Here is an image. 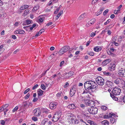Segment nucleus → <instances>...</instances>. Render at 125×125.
Listing matches in <instances>:
<instances>
[{
    "label": "nucleus",
    "mask_w": 125,
    "mask_h": 125,
    "mask_svg": "<svg viewBox=\"0 0 125 125\" xmlns=\"http://www.w3.org/2000/svg\"><path fill=\"white\" fill-rule=\"evenodd\" d=\"M84 86L85 90L83 91L82 94H87L86 96L88 97L91 94L92 89H97V85L95 82L90 81L85 82Z\"/></svg>",
    "instance_id": "1"
},
{
    "label": "nucleus",
    "mask_w": 125,
    "mask_h": 125,
    "mask_svg": "<svg viewBox=\"0 0 125 125\" xmlns=\"http://www.w3.org/2000/svg\"><path fill=\"white\" fill-rule=\"evenodd\" d=\"M121 90L120 89L118 88L115 87L112 90V94L110 93V96L112 99L116 101L118 100L117 97L114 95H118L120 94Z\"/></svg>",
    "instance_id": "2"
},
{
    "label": "nucleus",
    "mask_w": 125,
    "mask_h": 125,
    "mask_svg": "<svg viewBox=\"0 0 125 125\" xmlns=\"http://www.w3.org/2000/svg\"><path fill=\"white\" fill-rule=\"evenodd\" d=\"M85 95L84 97H83L82 96H80L79 98V100L82 101V102L84 101V103L86 105H88V104L89 103V101L88 99L90 98L89 97H88L86 96L87 94H84Z\"/></svg>",
    "instance_id": "3"
},
{
    "label": "nucleus",
    "mask_w": 125,
    "mask_h": 125,
    "mask_svg": "<svg viewBox=\"0 0 125 125\" xmlns=\"http://www.w3.org/2000/svg\"><path fill=\"white\" fill-rule=\"evenodd\" d=\"M118 73L121 77H125V69L124 68L119 67L118 68Z\"/></svg>",
    "instance_id": "4"
},
{
    "label": "nucleus",
    "mask_w": 125,
    "mask_h": 125,
    "mask_svg": "<svg viewBox=\"0 0 125 125\" xmlns=\"http://www.w3.org/2000/svg\"><path fill=\"white\" fill-rule=\"evenodd\" d=\"M61 114V112H56L53 116L52 121L55 122L57 121L60 117Z\"/></svg>",
    "instance_id": "5"
},
{
    "label": "nucleus",
    "mask_w": 125,
    "mask_h": 125,
    "mask_svg": "<svg viewBox=\"0 0 125 125\" xmlns=\"http://www.w3.org/2000/svg\"><path fill=\"white\" fill-rule=\"evenodd\" d=\"M96 81L99 85H103L104 84V79L101 77H97L96 79Z\"/></svg>",
    "instance_id": "6"
},
{
    "label": "nucleus",
    "mask_w": 125,
    "mask_h": 125,
    "mask_svg": "<svg viewBox=\"0 0 125 125\" xmlns=\"http://www.w3.org/2000/svg\"><path fill=\"white\" fill-rule=\"evenodd\" d=\"M68 121L70 122H72V121L74 120L75 118V116L72 113H69L67 116L66 117Z\"/></svg>",
    "instance_id": "7"
},
{
    "label": "nucleus",
    "mask_w": 125,
    "mask_h": 125,
    "mask_svg": "<svg viewBox=\"0 0 125 125\" xmlns=\"http://www.w3.org/2000/svg\"><path fill=\"white\" fill-rule=\"evenodd\" d=\"M77 86L76 85H74L70 90V95L71 97L73 96L75 94L77 90Z\"/></svg>",
    "instance_id": "8"
},
{
    "label": "nucleus",
    "mask_w": 125,
    "mask_h": 125,
    "mask_svg": "<svg viewBox=\"0 0 125 125\" xmlns=\"http://www.w3.org/2000/svg\"><path fill=\"white\" fill-rule=\"evenodd\" d=\"M98 109L96 108H91L88 109V111L90 113L92 114H95L97 113Z\"/></svg>",
    "instance_id": "9"
},
{
    "label": "nucleus",
    "mask_w": 125,
    "mask_h": 125,
    "mask_svg": "<svg viewBox=\"0 0 125 125\" xmlns=\"http://www.w3.org/2000/svg\"><path fill=\"white\" fill-rule=\"evenodd\" d=\"M33 112L34 114V115L36 116H39L41 113L40 110L39 108H36L33 111Z\"/></svg>",
    "instance_id": "10"
},
{
    "label": "nucleus",
    "mask_w": 125,
    "mask_h": 125,
    "mask_svg": "<svg viewBox=\"0 0 125 125\" xmlns=\"http://www.w3.org/2000/svg\"><path fill=\"white\" fill-rule=\"evenodd\" d=\"M57 104L58 103L57 102H52L50 104V107L52 109H55L56 108V106Z\"/></svg>",
    "instance_id": "11"
},
{
    "label": "nucleus",
    "mask_w": 125,
    "mask_h": 125,
    "mask_svg": "<svg viewBox=\"0 0 125 125\" xmlns=\"http://www.w3.org/2000/svg\"><path fill=\"white\" fill-rule=\"evenodd\" d=\"M116 65L115 63H111L109 67V69L110 71H113L115 69Z\"/></svg>",
    "instance_id": "12"
},
{
    "label": "nucleus",
    "mask_w": 125,
    "mask_h": 125,
    "mask_svg": "<svg viewBox=\"0 0 125 125\" xmlns=\"http://www.w3.org/2000/svg\"><path fill=\"white\" fill-rule=\"evenodd\" d=\"M74 74V73L73 72H70L68 73H66L64 74V78H68L72 76Z\"/></svg>",
    "instance_id": "13"
},
{
    "label": "nucleus",
    "mask_w": 125,
    "mask_h": 125,
    "mask_svg": "<svg viewBox=\"0 0 125 125\" xmlns=\"http://www.w3.org/2000/svg\"><path fill=\"white\" fill-rule=\"evenodd\" d=\"M115 115L114 114L112 113H111L107 115H105L104 116V118H111L113 116H114Z\"/></svg>",
    "instance_id": "14"
},
{
    "label": "nucleus",
    "mask_w": 125,
    "mask_h": 125,
    "mask_svg": "<svg viewBox=\"0 0 125 125\" xmlns=\"http://www.w3.org/2000/svg\"><path fill=\"white\" fill-rule=\"evenodd\" d=\"M44 19V18L43 16H39L38 18L37 21L39 23H42Z\"/></svg>",
    "instance_id": "15"
},
{
    "label": "nucleus",
    "mask_w": 125,
    "mask_h": 125,
    "mask_svg": "<svg viewBox=\"0 0 125 125\" xmlns=\"http://www.w3.org/2000/svg\"><path fill=\"white\" fill-rule=\"evenodd\" d=\"M111 61V60L110 59H108L105 60L102 63V65L103 66H105L110 62Z\"/></svg>",
    "instance_id": "16"
},
{
    "label": "nucleus",
    "mask_w": 125,
    "mask_h": 125,
    "mask_svg": "<svg viewBox=\"0 0 125 125\" xmlns=\"http://www.w3.org/2000/svg\"><path fill=\"white\" fill-rule=\"evenodd\" d=\"M106 85L109 87L114 86L113 83L109 81H107L106 82Z\"/></svg>",
    "instance_id": "17"
},
{
    "label": "nucleus",
    "mask_w": 125,
    "mask_h": 125,
    "mask_svg": "<svg viewBox=\"0 0 125 125\" xmlns=\"http://www.w3.org/2000/svg\"><path fill=\"white\" fill-rule=\"evenodd\" d=\"M101 48L99 46L95 47L94 49V50L95 52H99L101 50Z\"/></svg>",
    "instance_id": "18"
},
{
    "label": "nucleus",
    "mask_w": 125,
    "mask_h": 125,
    "mask_svg": "<svg viewBox=\"0 0 125 125\" xmlns=\"http://www.w3.org/2000/svg\"><path fill=\"white\" fill-rule=\"evenodd\" d=\"M88 105L91 107H93L95 105V103L94 101L92 100H90L89 101V103L88 104Z\"/></svg>",
    "instance_id": "19"
},
{
    "label": "nucleus",
    "mask_w": 125,
    "mask_h": 125,
    "mask_svg": "<svg viewBox=\"0 0 125 125\" xmlns=\"http://www.w3.org/2000/svg\"><path fill=\"white\" fill-rule=\"evenodd\" d=\"M43 91L40 89L38 90V95L39 96H42L43 93Z\"/></svg>",
    "instance_id": "20"
},
{
    "label": "nucleus",
    "mask_w": 125,
    "mask_h": 125,
    "mask_svg": "<svg viewBox=\"0 0 125 125\" xmlns=\"http://www.w3.org/2000/svg\"><path fill=\"white\" fill-rule=\"evenodd\" d=\"M67 107L70 109H73L75 108V106L74 104H69L68 106H67Z\"/></svg>",
    "instance_id": "21"
},
{
    "label": "nucleus",
    "mask_w": 125,
    "mask_h": 125,
    "mask_svg": "<svg viewBox=\"0 0 125 125\" xmlns=\"http://www.w3.org/2000/svg\"><path fill=\"white\" fill-rule=\"evenodd\" d=\"M119 101L122 102V101L125 103V94L124 97L121 96L119 98Z\"/></svg>",
    "instance_id": "22"
},
{
    "label": "nucleus",
    "mask_w": 125,
    "mask_h": 125,
    "mask_svg": "<svg viewBox=\"0 0 125 125\" xmlns=\"http://www.w3.org/2000/svg\"><path fill=\"white\" fill-rule=\"evenodd\" d=\"M87 122L90 124V125H96V123L91 120H88L87 121Z\"/></svg>",
    "instance_id": "23"
},
{
    "label": "nucleus",
    "mask_w": 125,
    "mask_h": 125,
    "mask_svg": "<svg viewBox=\"0 0 125 125\" xmlns=\"http://www.w3.org/2000/svg\"><path fill=\"white\" fill-rule=\"evenodd\" d=\"M101 123L103 125H109V122L107 120L103 121Z\"/></svg>",
    "instance_id": "24"
},
{
    "label": "nucleus",
    "mask_w": 125,
    "mask_h": 125,
    "mask_svg": "<svg viewBox=\"0 0 125 125\" xmlns=\"http://www.w3.org/2000/svg\"><path fill=\"white\" fill-rule=\"evenodd\" d=\"M62 48L64 50V51L65 52H66L69 50V46H65Z\"/></svg>",
    "instance_id": "25"
},
{
    "label": "nucleus",
    "mask_w": 125,
    "mask_h": 125,
    "mask_svg": "<svg viewBox=\"0 0 125 125\" xmlns=\"http://www.w3.org/2000/svg\"><path fill=\"white\" fill-rule=\"evenodd\" d=\"M28 7V6L27 5H23L20 8V9L21 10H24Z\"/></svg>",
    "instance_id": "26"
},
{
    "label": "nucleus",
    "mask_w": 125,
    "mask_h": 125,
    "mask_svg": "<svg viewBox=\"0 0 125 125\" xmlns=\"http://www.w3.org/2000/svg\"><path fill=\"white\" fill-rule=\"evenodd\" d=\"M95 21V18H93L90 21V24H91L92 25L94 24Z\"/></svg>",
    "instance_id": "27"
},
{
    "label": "nucleus",
    "mask_w": 125,
    "mask_h": 125,
    "mask_svg": "<svg viewBox=\"0 0 125 125\" xmlns=\"http://www.w3.org/2000/svg\"><path fill=\"white\" fill-rule=\"evenodd\" d=\"M63 11L62 10L57 15L56 17V20H57L59 18L61 14L62 13Z\"/></svg>",
    "instance_id": "28"
},
{
    "label": "nucleus",
    "mask_w": 125,
    "mask_h": 125,
    "mask_svg": "<svg viewBox=\"0 0 125 125\" xmlns=\"http://www.w3.org/2000/svg\"><path fill=\"white\" fill-rule=\"evenodd\" d=\"M79 122V120L77 119H75V118L72 121V123L74 124H77Z\"/></svg>",
    "instance_id": "29"
},
{
    "label": "nucleus",
    "mask_w": 125,
    "mask_h": 125,
    "mask_svg": "<svg viewBox=\"0 0 125 125\" xmlns=\"http://www.w3.org/2000/svg\"><path fill=\"white\" fill-rule=\"evenodd\" d=\"M86 15V14L85 13H84L81 15L79 17V18L80 19H83L85 16Z\"/></svg>",
    "instance_id": "30"
},
{
    "label": "nucleus",
    "mask_w": 125,
    "mask_h": 125,
    "mask_svg": "<svg viewBox=\"0 0 125 125\" xmlns=\"http://www.w3.org/2000/svg\"><path fill=\"white\" fill-rule=\"evenodd\" d=\"M111 123L113 124L115 122L116 119L115 118H112L110 119Z\"/></svg>",
    "instance_id": "31"
},
{
    "label": "nucleus",
    "mask_w": 125,
    "mask_h": 125,
    "mask_svg": "<svg viewBox=\"0 0 125 125\" xmlns=\"http://www.w3.org/2000/svg\"><path fill=\"white\" fill-rule=\"evenodd\" d=\"M120 10L119 9H118L117 10H115L114 11V13L115 14H117L118 13H120Z\"/></svg>",
    "instance_id": "32"
},
{
    "label": "nucleus",
    "mask_w": 125,
    "mask_h": 125,
    "mask_svg": "<svg viewBox=\"0 0 125 125\" xmlns=\"http://www.w3.org/2000/svg\"><path fill=\"white\" fill-rule=\"evenodd\" d=\"M120 80V79H117L114 81V82L116 84H118L119 83Z\"/></svg>",
    "instance_id": "33"
},
{
    "label": "nucleus",
    "mask_w": 125,
    "mask_h": 125,
    "mask_svg": "<svg viewBox=\"0 0 125 125\" xmlns=\"http://www.w3.org/2000/svg\"><path fill=\"white\" fill-rule=\"evenodd\" d=\"M39 8L38 6H36L34 7L32 11L33 12H34L37 10Z\"/></svg>",
    "instance_id": "34"
},
{
    "label": "nucleus",
    "mask_w": 125,
    "mask_h": 125,
    "mask_svg": "<svg viewBox=\"0 0 125 125\" xmlns=\"http://www.w3.org/2000/svg\"><path fill=\"white\" fill-rule=\"evenodd\" d=\"M41 34V33L40 32V31H39L37 33L35 36H34L32 37V39L35 38V37H38L40 36Z\"/></svg>",
    "instance_id": "35"
},
{
    "label": "nucleus",
    "mask_w": 125,
    "mask_h": 125,
    "mask_svg": "<svg viewBox=\"0 0 125 125\" xmlns=\"http://www.w3.org/2000/svg\"><path fill=\"white\" fill-rule=\"evenodd\" d=\"M29 10H26L24 11L23 15L25 16L26 15L29 13Z\"/></svg>",
    "instance_id": "36"
},
{
    "label": "nucleus",
    "mask_w": 125,
    "mask_h": 125,
    "mask_svg": "<svg viewBox=\"0 0 125 125\" xmlns=\"http://www.w3.org/2000/svg\"><path fill=\"white\" fill-rule=\"evenodd\" d=\"M96 31H95V32H92L90 35V36L92 37H94L96 35Z\"/></svg>",
    "instance_id": "37"
},
{
    "label": "nucleus",
    "mask_w": 125,
    "mask_h": 125,
    "mask_svg": "<svg viewBox=\"0 0 125 125\" xmlns=\"http://www.w3.org/2000/svg\"><path fill=\"white\" fill-rule=\"evenodd\" d=\"M101 109L103 110H105L107 109V107L105 106H102L101 107Z\"/></svg>",
    "instance_id": "38"
},
{
    "label": "nucleus",
    "mask_w": 125,
    "mask_h": 125,
    "mask_svg": "<svg viewBox=\"0 0 125 125\" xmlns=\"http://www.w3.org/2000/svg\"><path fill=\"white\" fill-rule=\"evenodd\" d=\"M19 34H23L24 33L25 31L22 30H19Z\"/></svg>",
    "instance_id": "39"
},
{
    "label": "nucleus",
    "mask_w": 125,
    "mask_h": 125,
    "mask_svg": "<svg viewBox=\"0 0 125 125\" xmlns=\"http://www.w3.org/2000/svg\"><path fill=\"white\" fill-rule=\"evenodd\" d=\"M122 63L124 65H125V57L122 59Z\"/></svg>",
    "instance_id": "40"
},
{
    "label": "nucleus",
    "mask_w": 125,
    "mask_h": 125,
    "mask_svg": "<svg viewBox=\"0 0 125 125\" xmlns=\"http://www.w3.org/2000/svg\"><path fill=\"white\" fill-rule=\"evenodd\" d=\"M41 88L43 90H45V86L43 84H42L41 85Z\"/></svg>",
    "instance_id": "41"
},
{
    "label": "nucleus",
    "mask_w": 125,
    "mask_h": 125,
    "mask_svg": "<svg viewBox=\"0 0 125 125\" xmlns=\"http://www.w3.org/2000/svg\"><path fill=\"white\" fill-rule=\"evenodd\" d=\"M30 96V94L29 93H28L25 96L24 98L26 100L28 99L29 97Z\"/></svg>",
    "instance_id": "42"
},
{
    "label": "nucleus",
    "mask_w": 125,
    "mask_h": 125,
    "mask_svg": "<svg viewBox=\"0 0 125 125\" xmlns=\"http://www.w3.org/2000/svg\"><path fill=\"white\" fill-rule=\"evenodd\" d=\"M32 119L34 121H35L37 120V118L36 117L33 116L32 118Z\"/></svg>",
    "instance_id": "43"
},
{
    "label": "nucleus",
    "mask_w": 125,
    "mask_h": 125,
    "mask_svg": "<svg viewBox=\"0 0 125 125\" xmlns=\"http://www.w3.org/2000/svg\"><path fill=\"white\" fill-rule=\"evenodd\" d=\"M0 124L2 125H4L5 124V121L3 120H1L0 121Z\"/></svg>",
    "instance_id": "44"
},
{
    "label": "nucleus",
    "mask_w": 125,
    "mask_h": 125,
    "mask_svg": "<svg viewBox=\"0 0 125 125\" xmlns=\"http://www.w3.org/2000/svg\"><path fill=\"white\" fill-rule=\"evenodd\" d=\"M100 0H93L92 2V4H94L95 3H97L98 1H99Z\"/></svg>",
    "instance_id": "45"
},
{
    "label": "nucleus",
    "mask_w": 125,
    "mask_h": 125,
    "mask_svg": "<svg viewBox=\"0 0 125 125\" xmlns=\"http://www.w3.org/2000/svg\"><path fill=\"white\" fill-rule=\"evenodd\" d=\"M18 107L17 106H16L12 110V112H15L18 109Z\"/></svg>",
    "instance_id": "46"
},
{
    "label": "nucleus",
    "mask_w": 125,
    "mask_h": 125,
    "mask_svg": "<svg viewBox=\"0 0 125 125\" xmlns=\"http://www.w3.org/2000/svg\"><path fill=\"white\" fill-rule=\"evenodd\" d=\"M31 23V20H27L26 21V23L28 25L30 24Z\"/></svg>",
    "instance_id": "47"
},
{
    "label": "nucleus",
    "mask_w": 125,
    "mask_h": 125,
    "mask_svg": "<svg viewBox=\"0 0 125 125\" xmlns=\"http://www.w3.org/2000/svg\"><path fill=\"white\" fill-rule=\"evenodd\" d=\"M123 82L122 83V87L124 89H125V82L124 81H123Z\"/></svg>",
    "instance_id": "48"
},
{
    "label": "nucleus",
    "mask_w": 125,
    "mask_h": 125,
    "mask_svg": "<svg viewBox=\"0 0 125 125\" xmlns=\"http://www.w3.org/2000/svg\"><path fill=\"white\" fill-rule=\"evenodd\" d=\"M64 61H62L61 62L60 64V67H62V65L64 64Z\"/></svg>",
    "instance_id": "49"
},
{
    "label": "nucleus",
    "mask_w": 125,
    "mask_h": 125,
    "mask_svg": "<svg viewBox=\"0 0 125 125\" xmlns=\"http://www.w3.org/2000/svg\"><path fill=\"white\" fill-rule=\"evenodd\" d=\"M108 11V9L106 10L103 13L104 15H106Z\"/></svg>",
    "instance_id": "50"
},
{
    "label": "nucleus",
    "mask_w": 125,
    "mask_h": 125,
    "mask_svg": "<svg viewBox=\"0 0 125 125\" xmlns=\"http://www.w3.org/2000/svg\"><path fill=\"white\" fill-rule=\"evenodd\" d=\"M62 50H61V49L58 52V54L60 55H61L63 54V53L62 52Z\"/></svg>",
    "instance_id": "51"
},
{
    "label": "nucleus",
    "mask_w": 125,
    "mask_h": 125,
    "mask_svg": "<svg viewBox=\"0 0 125 125\" xmlns=\"http://www.w3.org/2000/svg\"><path fill=\"white\" fill-rule=\"evenodd\" d=\"M30 90V89L29 88H28L26 90H25L24 92V94H26L28 92H29Z\"/></svg>",
    "instance_id": "52"
},
{
    "label": "nucleus",
    "mask_w": 125,
    "mask_h": 125,
    "mask_svg": "<svg viewBox=\"0 0 125 125\" xmlns=\"http://www.w3.org/2000/svg\"><path fill=\"white\" fill-rule=\"evenodd\" d=\"M69 85V83L68 82H67L66 83L65 85L64 86V87L65 88H67Z\"/></svg>",
    "instance_id": "53"
},
{
    "label": "nucleus",
    "mask_w": 125,
    "mask_h": 125,
    "mask_svg": "<svg viewBox=\"0 0 125 125\" xmlns=\"http://www.w3.org/2000/svg\"><path fill=\"white\" fill-rule=\"evenodd\" d=\"M110 21V20L109 19L108 20L105 22L104 23V25H106Z\"/></svg>",
    "instance_id": "54"
},
{
    "label": "nucleus",
    "mask_w": 125,
    "mask_h": 125,
    "mask_svg": "<svg viewBox=\"0 0 125 125\" xmlns=\"http://www.w3.org/2000/svg\"><path fill=\"white\" fill-rule=\"evenodd\" d=\"M38 86V84H36L35 85H34L33 87L32 88V89L33 90H34L36 88H37V87Z\"/></svg>",
    "instance_id": "55"
},
{
    "label": "nucleus",
    "mask_w": 125,
    "mask_h": 125,
    "mask_svg": "<svg viewBox=\"0 0 125 125\" xmlns=\"http://www.w3.org/2000/svg\"><path fill=\"white\" fill-rule=\"evenodd\" d=\"M8 104H5V105H4L3 106V108L5 109L6 108L8 107Z\"/></svg>",
    "instance_id": "56"
},
{
    "label": "nucleus",
    "mask_w": 125,
    "mask_h": 125,
    "mask_svg": "<svg viewBox=\"0 0 125 125\" xmlns=\"http://www.w3.org/2000/svg\"><path fill=\"white\" fill-rule=\"evenodd\" d=\"M60 9V8H58L55 11H54V13L55 14H56L57 13L58 11Z\"/></svg>",
    "instance_id": "57"
},
{
    "label": "nucleus",
    "mask_w": 125,
    "mask_h": 125,
    "mask_svg": "<svg viewBox=\"0 0 125 125\" xmlns=\"http://www.w3.org/2000/svg\"><path fill=\"white\" fill-rule=\"evenodd\" d=\"M48 121V119H44L43 121V122L44 123V124H45Z\"/></svg>",
    "instance_id": "58"
},
{
    "label": "nucleus",
    "mask_w": 125,
    "mask_h": 125,
    "mask_svg": "<svg viewBox=\"0 0 125 125\" xmlns=\"http://www.w3.org/2000/svg\"><path fill=\"white\" fill-rule=\"evenodd\" d=\"M101 14V12H100L99 11L95 13V14L97 16H98Z\"/></svg>",
    "instance_id": "59"
},
{
    "label": "nucleus",
    "mask_w": 125,
    "mask_h": 125,
    "mask_svg": "<svg viewBox=\"0 0 125 125\" xmlns=\"http://www.w3.org/2000/svg\"><path fill=\"white\" fill-rule=\"evenodd\" d=\"M88 54L90 56H93L94 55V53L93 52H91L88 53Z\"/></svg>",
    "instance_id": "60"
},
{
    "label": "nucleus",
    "mask_w": 125,
    "mask_h": 125,
    "mask_svg": "<svg viewBox=\"0 0 125 125\" xmlns=\"http://www.w3.org/2000/svg\"><path fill=\"white\" fill-rule=\"evenodd\" d=\"M108 76H111V77H113L114 76L113 73H109L108 74Z\"/></svg>",
    "instance_id": "61"
},
{
    "label": "nucleus",
    "mask_w": 125,
    "mask_h": 125,
    "mask_svg": "<svg viewBox=\"0 0 125 125\" xmlns=\"http://www.w3.org/2000/svg\"><path fill=\"white\" fill-rule=\"evenodd\" d=\"M11 37L12 38H13L14 39H16L17 38H16V36L15 35H12L11 36Z\"/></svg>",
    "instance_id": "62"
},
{
    "label": "nucleus",
    "mask_w": 125,
    "mask_h": 125,
    "mask_svg": "<svg viewBox=\"0 0 125 125\" xmlns=\"http://www.w3.org/2000/svg\"><path fill=\"white\" fill-rule=\"evenodd\" d=\"M52 22H50L48 23L47 24L46 26H48L50 25H52Z\"/></svg>",
    "instance_id": "63"
},
{
    "label": "nucleus",
    "mask_w": 125,
    "mask_h": 125,
    "mask_svg": "<svg viewBox=\"0 0 125 125\" xmlns=\"http://www.w3.org/2000/svg\"><path fill=\"white\" fill-rule=\"evenodd\" d=\"M19 30L16 31L14 32V34H19Z\"/></svg>",
    "instance_id": "64"
}]
</instances>
